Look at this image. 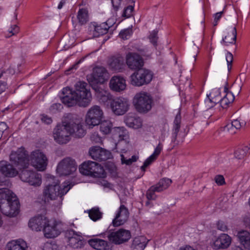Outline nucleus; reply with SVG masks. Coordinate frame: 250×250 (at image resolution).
I'll list each match as a JSON object with an SVG mask.
<instances>
[{"label":"nucleus","mask_w":250,"mask_h":250,"mask_svg":"<svg viewBox=\"0 0 250 250\" xmlns=\"http://www.w3.org/2000/svg\"><path fill=\"white\" fill-rule=\"evenodd\" d=\"M181 117L180 113L177 114L175 118L172 134V142H175L176 141L178 133L180 128Z\"/></svg>","instance_id":"f704fd0d"},{"label":"nucleus","mask_w":250,"mask_h":250,"mask_svg":"<svg viewBox=\"0 0 250 250\" xmlns=\"http://www.w3.org/2000/svg\"><path fill=\"white\" fill-rule=\"evenodd\" d=\"M108 65L111 70L120 71L125 66L124 59L121 56H112L108 59Z\"/></svg>","instance_id":"393cba45"},{"label":"nucleus","mask_w":250,"mask_h":250,"mask_svg":"<svg viewBox=\"0 0 250 250\" xmlns=\"http://www.w3.org/2000/svg\"><path fill=\"white\" fill-rule=\"evenodd\" d=\"M223 13H224V11H222L220 12H217L214 15V21H213V25L214 26L217 25L218 21L221 18Z\"/></svg>","instance_id":"5fc2aeb1"},{"label":"nucleus","mask_w":250,"mask_h":250,"mask_svg":"<svg viewBox=\"0 0 250 250\" xmlns=\"http://www.w3.org/2000/svg\"><path fill=\"white\" fill-rule=\"evenodd\" d=\"M134 9V7L131 5L128 6L125 10L123 13L124 16L129 18L131 15L132 12Z\"/></svg>","instance_id":"3c124183"},{"label":"nucleus","mask_w":250,"mask_h":250,"mask_svg":"<svg viewBox=\"0 0 250 250\" xmlns=\"http://www.w3.org/2000/svg\"><path fill=\"white\" fill-rule=\"evenodd\" d=\"M100 125V130L104 134H108L112 130V124L108 120H104L99 124Z\"/></svg>","instance_id":"58836bf2"},{"label":"nucleus","mask_w":250,"mask_h":250,"mask_svg":"<svg viewBox=\"0 0 250 250\" xmlns=\"http://www.w3.org/2000/svg\"><path fill=\"white\" fill-rule=\"evenodd\" d=\"M153 74L148 69H139L129 77L130 84L136 86H141L147 84L152 80Z\"/></svg>","instance_id":"6e6552de"},{"label":"nucleus","mask_w":250,"mask_h":250,"mask_svg":"<svg viewBox=\"0 0 250 250\" xmlns=\"http://www.w3.org/2000/svg\"><path fill=\"white\" fill-rule=\"evenodd\" d=\"M72 136L65 116L61 124L58 125L53 131L54 140L59 144H65L70 140Z\"/></svg>","instance_id":"0eeeda50"},{"label":"nucleus","mask_w":250,"mask_h":250,"mask_svg":"<svg viewBox=\"0 0 250 250\" xmlns=\"http://www.w3.org/2000/svg\"><path fill=\"white\" fill-rule=\"evenodd\" d=\"M240 243L247 249L250 250V233L247 230H242L237 235Z\"/></svg>","instance_id":"473e14b6"},{"label":"nucleus","mask_w":250,"mask_h":250,"mask_svg":"<svg viewBox=\"0 0 250 250\" xmlns=\"http://www.w3.org/2000/svg\"><path fill=\"white\" fill-rule=\"evenodd\" d=\"M121 161H122V164H126L125 162L127 161V159H125V156H124L123 154L121 155Z\"/></svg>","instance_id":"338daca9"},{"label":"nucleus","mask_w":250,"mask_h":250,"mask_svg":"<svg viewBox=\"0 0 250 250\" xmlns=\"http://www.w3.org/2000/svg\"><path fill=\"white\" fill-rule=\"evenodd\" d=\"M250 149V144L249 146H245L243 148H238L234 153L235 157L238 159H243L247 155Z\"/></svg>","instance_id":"a19ab883"},{"label":"nucleus","mask_w":250,"mask_h":250,"mask_svg":"<svg viewBox=\"0 0 250 250\" xmlns=\"http://www.w3.org/2000/svg\"><path fill=\"white\" fill-rule=\"evenodd\" d=\"M110 108L116 115L121 116L128 111L130 107L128 100L123 97H117L111 102Z\"/></svg>","instance_id":"f8f14e48"},{"label":"nucleus","mask_w":250,"mask_h":250,"mask_svg":"<svg viewBox=\"0 0 250 250\" xmlns=\"http://www.w3.org/2000/svg\"><path fill=\"white\" fill-rule=\"evenodd\" d=\"M0 171L8 177H14L18 173V171L12 165L5 161L0 162Z\"/></svg>","instance_id":"a878e982"},{"label":"nucleus","mask_w":250,"mask_h":250,"mask_svg":"<svg viewBox=\"0 0 250 250\" xmlns=\"http://www.w3.org/2000/svg\"><path fill=\"white\" fill-rule=\"evenodd\" d=\"M0 210L5 215L14 217L20 210V202L16 194L7 188H0Z\"/></svg>","instance_id":"7ed1b4c3"},{"label":"nucleus","mask_w":250,"mask_h":250,"mask_svg":"<svg viewBox=\"0 0 250 250\" xmlns=\"http://www.w3.org/2000/svg\"><path fill=\"white\" fill-rule=\"evenodd\" d=\"M80 172L85 175L93 177H100L104 172V169L98 163L93 161L84 162L81 167Z\"/></svg>","instance_id":"ddd939ff"},{"label":"nucleus","mask_w":250,"mask_h":250,"mask_svg":"<svg viewBox=\"0 0 250 250\" xmlns=\"http://www.w3.org/2000/svg\"><path fill=\"white\" fill-rule=\"evenodd\" d=\"M92 88L94 90L95 95L100 103L104 105L110 104L113 97L108 90L99 85H94Z\"/></svg>","instance_id":"f3484780"},{"label":"nucleus","mask_w":250,"mask_h":250,"mask_svg":"<svg viewBox=\"0 0 250 250\" xmlns=\"http://www.w3.org/2000/svg\"><path fill=\"white\" fill-rule=\"evenodd\" d=\"M109 27L110 26L106 22H103L99 25L94 23L90 26V28L93 30V34L95 37L106 34Z\"/></svg>","instance_id":"cd10ccee"},{"label":"nucleus","mask_w":250,"mask_h":250,"mask_svg":"<svg viewBox=\"0 0 250 250\" xmlns=\"http://www.w3.org/2000/svg\"><path fill=\"white\" fill-rule=\"evenodd\" d=\"M232 37L229 39V37L225 36L223 38L221 42L222 43H223L225 45H228L229 43H233L235 42L237 36V31L236 27H234L232 31Z\"/></svg>","instance_id":"37998d69"},{"label":"nucleus","mask_w":250,"mask_h":250,"mask_svg":"<svg viewBox=\"0 0 250 250\" xmlns=\"http://www.w3.org/2000/svg\"><path fill=\"white\" fill-rule=\"evenodd\" d=\"M102 213L99 210V208H93L89 211V216L91 219L96 221L102 218Z\"/></svg>","instance_id":"79ce46f5"},{"label":"nucleus","mask_w":250,"mask_h":250,"mask_svg":"<svg viewBox=\"0 0 250 250\" xmlns=\"http://www.w3.org/2000/svg\"><path fill=\"white\" fill-rule=\"evenodd\" d=\"M89 154L93 159L99 161H106L111 157L109 151L97 146L90 148Z\"/></svg>","instance_id":"a211bd4d"},{"label":"nucleus","mask_w":250,"mask_h":250,"mask_svg":"<svg viewBox=\"0 0 250 250\" xmlns=\"http://www.w3.org/2000/svg\"><path fill=\"white\" fill-rule=\"evenodd\" d=\"M88 244L97 250H111L106 241L97 238L90 239L88 241Z\"/></svg>","instance_id":"bb28decb"},{"label":"nucleus","mask_w":250,"mask_h":250,"mask_svg":"<svg viewBox=\"0 0 250 250\" xmlns=\"http://www.w3.org/2000/svg\"><path fill=\"white\" fill-rule=\"evenodd\" d=\"M30 160L31 165L38 170L43 171L46 168L48 160L40 150H36L31 153Z\"/></svg>","instance_id":"2eb2a0df"},{"label":"nucleus","mask_w":250,"mask_h":250,"mask_svg":"<svg viewBox=\"0 0 250 250\" xmlns=\"http://www.w3.org/2000/svg\"><path fill=\"white\" fill-rule=\"evenodd\" d=\"M75 91L69 87L64 88L62 90L63 96L62 102L68 107L78 104L80 106H88L92 100L91 94L87 88V84L84 82H78L75 84Z\"/></svg>","instance_id":"f257e3e1"},{"label":"nucleus","mask_w":250,"mask_h":250,"mask_svg":"<svg viewBox=\"0 0 250 250\" xmlns=\"http://www.w3.org/2000/svg\"><path fill=\"white\" fill-rule=\"evenodd\" d=\"M48 220L43 215H38L31 218L28 223V226L32 230L36 231L43 229Z\"/></svg>","instance_id":"5701e85b"},{"label":"nucleus","mask_w":250,"mask_h":250,"mask_svg":"<svg viewBox=\"0 0 250 250\" xmlns=\"http://www.w3.org/2000/svg\"><path fill=\"white\" fill-rule=\"evenodd\" d=\"M126 63L129 69L137 71L142 68L144 65V61L138 54L128 53L126 56Z\"/></svg>","instance_id":"6ab92c4d"},{"label":"nucleus","mask_w":250,"mask_h":250,"mask_svg":"<svg viewBox=\"0 0 250 250\" xmlns=\"http://www.w3.org/2000/svg\"><path fill=\"white\" fill-rule=\"evenodd\" d=\"M9 182L4 177H0V186H8Z\"/></svg>","instance_id":"052dcab7"},{"label":"nucleus","mask_w":250,"mask_h":250,"mask_svg":"<svg viewBox=\"0 0 250 250\" xmlns=\"http://www.w3.org/2000/svg\"><path fill=\"white\" fill-rule=\"evenodd\" d=\"M69 185H64L62 187L59 186V181L57 180L53 184H48L43 190V195L45 198L51 200H58L62 202V197L70 189Z\"/></svg>","instance_id":"39448f33"},{"label":"nucleus","mask_w":250,"mask_h":250,"mask_svg":"<svg viewBox=\"0 0 250 250\" xmlns=\"http://www.w3.org/2000/svg\"><path fill=\"white\" fill-rule=\"evenodd\" d=\"M109 75L106 69L104 67H96L91 75L87 76V80L92 87L97 84L103 83L108 79Z\"/></svg>","instance_id":"9b49d317"},{"label":"nucleus","mask_w":250,"mask_h":250,"mask_svg":"<svg viewBox=\"0 0 250 250\" xmlns=\"http://www.w3.org/2000/svg\"><path fill=\"white\" fill-rule=\"evenodd\" d=\"M224 91L226 94L223 98L220 96L219 90L216 89L212 90L209 95H207V98L205 101L207 109L212 107L215 104L219 102L223 108H227L229 104L233 102L234 96L233 93L228 92L226 87L224 88Z\"/></svg>","instance_id":"20e7f679"},{"label":"nucleus","mask_w":250,"mask_h":250,"mask_svg":"<svg viewBox=\"0 0 250 250\" xmlns=\"http://www.w3.org/2000/svg\"><path fill=\"white\" fill-rule=\"evenodd\" d=\"M10 159L19 168H23L20 174L21 179L34 187H39L42 184L41 175L33 170L26 169L29 165L28 154L23 149L20 148L15 152H12Z\"/></svg>","instance_id":"f03ea898"},{"label":"nucleus","mask_w":250,"mask_h":250,"mask_svg":"<svg viewBox=\"0 0 250 250\" xmlns=\"http://www.w3.org/2000/svg\"><path fill=\"white\" fill-rule=\"evenodd\" d=\"M179 250H195L193 248L189 246H187L185 247H182Z\"/></svg>","instance_id":"0e129e2a"},{"label":"nucleus","mask_w":250,"mask_h":250,"mask_svg":"<svg viewBox=\"0 0 250 250\" xmlns=\"http://www.w3.org/2000/svg\"><path fill=\"white\" fill-rule=\"evenodd\" d=\"M19 31V28L16 25H14L11 27V28L9 30V33H12V35H15L18 33ZM11 36V35L10 36Z\"/></svg>","instance_id":"13d9d810"},{"label":"nucleus","mask_w":250,"mask_h":250,"mask_svg":"<svg viewBox=\"0 0 250 250\" xmlns=\"http://www.w3.org/2000/svg\"><path fill=\"white\" fill-rule=\"evenodd\" d=\"M41 120L43 123L47 124H50L52 122V120L51 117L44 114L42 115Z\"/></svg>","instance_id":"6e6d98bb"},{"label":"nucleus","mask_w":250,"mask_h":250,"mask_svg":"<svg viewBox=\"0 0 250 250\" xmlns=\"http://www.w3.org/2000/svg\"><path fill=\"white\" fill-rule=\"evenodd\" d=\"M90 140L94 143H100L102 142V138L98 133L94 132L90 136Z\"/></svg>","instance_id":"de8ad7c7"},{"label":"nucleus","mask_w":250,"mask_h":250,"mask_svg":"<svg viewBox=\"0 0 250 250\" xmlns=\"http://www.w3.org/2000/svg\"><path fill=\"white\" fill-rule=\"evenodd\" d=\"M11 203H12V202L11 201L10 198L8 197L7 198H6V205H8L9 208H9V209H10V210H12L13 209V208H12V207Z\"/></svg>","instance_id":"e2e57ef3"},{"label":"nucleus","mask_w":250,"mask_h":250,"mask_svg":"<svg viewBox=\"0 0 250 250\" xmlns=\"http://www.w3.org/2000/svg\"><path fill=\"white\" fill-rule=\"evenodd\" d=\"M214 180L218 185H223L225 183V179L223 175H217L214 178Z\"/></svg>","instance_id":"603ef678"},{"label":"nucleus","mask_w":250,"mask_h":250,"mask_svg":"<svg viewBox=\"0 0 250 250\" xmlns=\"http://www.w3.org/2000/svg\"><path fill=\"white\" fill-rule=\"evenodd\" d=\"M82 237L81 235L74 234V235L69 238V245L70 247L78 249L80 248L83 244Z\"/></svg>","instance_id":"e433bc0d"},{"label":"nucleus","mask_w":250,"mask_h":250,"mask_svg":"<svg viewBox=\"0 0 250 250\" xmlns=\"http://www.w3.org/2000/svg\"><path fill=\"white\" fill-rule=\"evenodd\" d=\"M163 148V145L161 143H159L155 148L153 154L150 155L144 163L143 165L141 167V169L145 171L146 167L150 165L153 161H154L159 155L160 154L161 151Z\"/></svg>","instance_id":"c85d7f7f"},{"label":"nucleus","mask_w":250,"mask_h":250,"mask_svg":"<svg viewBox=\"0 0 250 250\" xmlns=\"http://www.w3.org/2000/svg\"><path fill=\"white\" fill-rule=\"evenodd\" d=\"M146 245V239L144 237H136L132 242V246L139 250H143L145 248Z\"/></svg>","instance_id":"ea45409f"},{"label":"nucleus","mask_w":250,"mask_h":250,"mask_svg":"<svg viewBox=\"0 0 250 250\" xmlns=\"http://www.w3.org/2000/svg\"><path fill=\"white\" fill-rule=\"evenodd\" d=\"M65 0H61V1H60V2L59 3V4L58 5V8L59 9H61L63 6V5L65 4Z\"/></svg>","instance_id":"69168bd1"},{"label":"nucleus","mask_w":250,"mask_h":250,"mask_svg":"<svg viewBox=\"0 0 250 250\" xmlns=\"http://www.w3.org/2000/svg\"><path fill=\"white\" fill-rule=\"evenodd\" d=\"M7 88V83L5 82H0V94Z\"/></svg>","instance_id":"bf43d9fd"},{"label":"nucleus","mask_w":250,"mask_h":250,"mask_svg":"<svg viewBox=\"0 0 250 250\" xmlns=\"http://www.w3.org/2000/svg\"><path fill=\"white\" fill-rule=\"evenodd\" d=\"M26 243L22 240L12 241L6 245V250H27Z\"/></svg>","instance_id":"c756f323"},{"label":"nucleus","mask_w":250,"mask_h":250,"mask_svg":"<svg viewBox=\"0 0 250 250\" xmlns=\"http://www.w3.org/2000/svg\"><path fill=\"white\" fill-rule=\"evenodd\" d=\"M125 79L119 76H114L111 78L109 82V87L116 92H121L126 88Z\"/></svg>","instance_id":"b1692460"},{"label":"nucleus","mask_w":250,"mask_h":250,"mask_svg":"<svg viewBox=\"0 0 250 250\" xmlns=\"http://www.w3.org/2000/svg\"><path fill=\"white\" fill-rule=\"evenodd\" d=\"M121 0H112L113 7L115 10H117L121 4Z\"/></svg>","instance_id":"4d7b16f0"},{"label":"nucleus","mask_w":250,"mask_h":250,"mask_svg":"<svg viewBox=\"0 0 250 250\" xmlns=\"http://www.w3.org/2000/svg\"><path fill=\"white\" fill-rule=\"evenodd\" d=\"M226 59L228 64V68L229 71L231 68V64L233 61L232 54L231 53L228 52L226 54Z\"/></svg>","instance_id":"09e8293b"},{"label":"nucleus","mask_w":250,"mask_h":250,"mask_svg":"<svg viewBox=\"0 0 250 250\" xmlns=\"http://www.w3.org/2000/svg\"><path fill=\"white\" fill-rule=\"evenodd\" d=\"M156 191V188L154 186H151L147 191L146 196L148 200H154L156 196L155 192Z\"/></svg>","instance_id":"c03bdc74"},{"label":"nucleus","mask_w":250,"mask_h":250,"mask_svg":"<svg viewBox=\"0 0 250 250\" xmlns=\"http://www.w3.org/2000/svg\"><path fill=\"white\" fill-rule=\"evenodd\" d=\"M65 117L72 136L77 138L83 137L86 132L81 121L70 113L65 115Z\"/></svg>","instance_id":"1a4fd4ad"},{"label":"nucleus","mask_w":250,"mask_h":250,"mask_svg":"<svg viewBox=\"0 0 250 250\" xmlns=\"http://www.w3.org/2000/svg\"><path fill=\"white\" fill-rule=\"evenodd\" d=\"M132 33V29L129 28L122 30L119 34V36L121 38L124 40H127L130 37Z\"/></svg>","instance_id":"a18cd8bd"},{"label":"nucleus","mask_w":250,"mask_h":250,"mask_svg":"<svg viewBox=\"0 0 250 250\" xmlns=\"http://www.w3.org/2000/svg\"><path fill=\"white\" fill-rule=\"evenodd\" d=\"M197 56V54H196V55H194L193 56V58H194V61H196Z\"/></svg>","instance_id":"774afa93"},{"label":"nucleus","mask_w":250,"mask_h":250,"mask_svg":"<svg viewBox=\"0 0 250 250\" xmlns=\"http://www.w3.org/2000/svg\"><path fill=\"white\" fill-rule=\"evenodd\" d=\"M76 169L74 161L70 158H66L58 164L56 171L60 176H67L73 173Z\"/></svg>","instance_id":"4468645a"},{"label":"nucleus","mask_w":250,"mask_h":250,"mask_svg":"<svg viewBox=\"0 0 250 250\" xmlns=\"http://www.w3.org/2000/svg\"><path fill=\"white\" fill-rule=\"evenodd\" d=\"M112 132L115 138H118L119 140L126 139L128 136V132L123 127H115L112 128Z\"/></svg>","instance_id":"72a5a7b5"},{"label":"nucleus","mask_w":250,"mask_h":250,"mask_svg":"<svg viewBox=\"0 0 250 250\" xmlns=\"http://www.w3.org/2000/svg\"><path fill=\"white\" fill-rule=\"evenodd\" d=\"M217 228L218 229L226 231L228 230V227L225 223L222 221H218L216 224Z\"/></svg>","instance_id":"8fccbe9b"},{"label":"nucleus","mask_w":250,"mask_h":250,"mask_svg":"<svg viewBox=\"0 0 250 250\" xmlns=\"http://www.w3.org/2000/svg\"><path fill=\"white\" fill-rule=\"evenodd\" d=\"M231 243V238L227 234L222 233L213 241L211 247L214 250L227 249Z\"/></svg>","instance_id":"aec40b11"},{"label":"nucleus","mask_w":250,"mask_h":250,"mask_svg":"<svg viewBox=\"0 0 250 250\" xmlns=\"http://www.w3.org/2000/svg\"><path fill=\"white\" fill-rule=\"evenodd\" d=\"M62 108V104H59V103H56V104H53L51 106V107L50 108V110L52 112H55L58 110H60Z\"/></svg>","instance_id":"864d4df0"},{"label":"nucleus","mask_w":250,"mask_h":250,"mask_svg":"<svg viewBox=\"0 0 250 250\" xmlns=\"http://www.w3.org/2000/svg\"><path fill=\"white\" fill-rule=\"evenodd\" d=\"M128 217V209L124 205H121L115 218L112 221V224L114 227L122 225L127 221Z\"/></svg>","instance_id":"4be33fe9"},{"label":"nucleus","mask_w":250,"mask_h":250,"mask_svg":"<svg viewBox=\"0 0 250 250\" xmlns=\"http://www.w3.org/2000/svg\"><path fill=\"white\" fill-rule=\"evenodd\" d=\"M125 122L128 127L135 129L139 128L142 126L141 119L130 114H128L125 117Z\"/></svg>","instance_id":"7c9ffc66"},{"label":"nucleus","mask_w":250,"mask_h":250,"mask_svg":"<svg viewBox=\"0 0 250 250\" xmlns=\"http://www.w3.org/2000/svg\"><path fill=\"white\" fill-rule=\"evenodd\" d=\"M77 17L80 24H85L89 20L87 10L84 8L80 9L78 12Z\"/></svg>","instance_id":"c9c22d12"},{"label":"nucleus","mask_w":250,"mask_h":250,"mask_svg":"<svg viewBox=\"0 0 250 250\" xmlns=\"http://www.w3.org/2000/svg\"><path fill=\"white\" fill-rule=\"evenodd\" d=\"M158 32L155 30H153L150 34L149 36V39L150 42L153 44L154 46L157 45V42L158 40L157 36Z\"/></svg>","instance_id":"49530a36"},{"label":"nucleus","mask_w":250,"mask_h":250,"mask_svg":"<svg viewBox=\"0 0 250 250\" xmlns=\"http://www.w3.org/2000/svg\"><path fill=\"white\" fill-rule=\"evenodd\" d=\"M43 230L45 237L47 238L56 237L61 233L59 225L55 221H48Z\"/></svg>","instance_id":"412c9836"},{"label":"nucleus","mask_w":250,"mask_h":250,"mask_svg":"<svg viewBox=\"0 0 250 250\" xmlns=\"http://www.w3.org/2000/svg\"><path fill=\"white\" fill-rule=\"evenodd\" d=\"M172 181L168 178H163L161 179L159 182L154 185L156 188L157 192H161L167 189L171 184Z\"/></svg>","instance_id":"4c0bfd02"},{"label":"nucleus","mask_w":250,"mask_h":250,"mask_svg":"<svg viewBox=\"0 0 250 250\" xmlns=\"http://www.w3.org/2000/svg\"><path fill=\"white\" fill-rule=\"evenodd\" d=\"M130 238V232L129 230L122 229L113 231L108 235L109 241L115 245L123 244L128 241Z\"/></svg>","instance_id":"dca6fc26"},{"label":"nucleus","mask_w":250,"mask_h":250,"mask_svg":"<svg viewBox=\"0 0 250 250\" xmlns=\"http://www.w3.org/2000/svg\"><path fill=\"white\" fill-rule=\"evenodd\" d=\"M152 99L150 95L145 92H140L135 94L133 104L136 109L140 113L146 112L152 107Z\"/></svg>","instance_id":"423d86ee"},{"label":"nucleus","mask_w":250,"mask_h":250,"mask_svg":"<svg viewBox=\"0 0 250 250\" xmlns=\"http://www.w3.org/2000/svg\"><path fill=\"white\" fill-rule=\"evenodd\" d=\"M246 124V121L242 120L241 119H237L233 120L231 124H228L225 126V129L229 131L231 133H234L235 129H239L241 127L245 126Z\"/></svg>","instance_id":"2f4dec72"},{"label":"nucleus","mask_w":250,"mask_h":250,"mask_svg":"<svg viewBox=\"0 0 250 250\" xmlns=\"http://www.w3.org/2000/svg\"><path fill=\"white\" fill-rule=\"evenodd\" d=\"M104 112L101 107L95 105L87 111L85 116V123L90 127L98 125L103 117Z\"/></svg>","instance_id":"9d476101"},{"label":"nucleus","mask_w":250,"mask_h":250,"mask_svg":"<svg viewBox=\"0 0 250 250\" xmlns=\"http://www.w3.org/2000/svg\"><path fill=\"white\" fill-rule=\"evenodd\" d=\"M137 160V158L135 156H132L131 158H129L127 159V161L125 162L126 165H129L132 163L133 162H135Z\"/></svg>","instance_id":"680f3d73"}]
</instances>
